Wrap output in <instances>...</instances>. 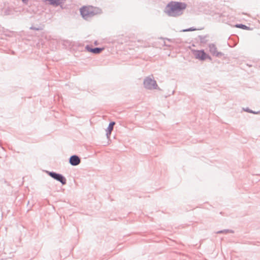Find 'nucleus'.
Here are the masks:
<instances>
[{
  "label": "nucleus",
  "instance_id": "obj_1",
  "mask_svg": "<svg viewBox=\"0 0 260 260\" xmlns=\"http://www.w3.org/2000/svg\"><path fill=\"white\" fill-rule=\"evenodd\" d=\"M186 7L185 3L171 1L167 4L164 11L168 16L176 17L181 15Z\"/></svg>",
  "mask_w": 260,
  "mask_h": 260
},
{
  "label": "nucleus",
  "instance_id": "obj_16",
  "mask_svg": "<svg viewBox=\"0 0 260 260\" xmlns=\"http://www.w3.org/2000/svg\"><path fill=\"white\" fill-rule=\"evenodd\" d=\"M5 15H9L11 14V10L9 8H6L4 11Z\"/></svg>",
  "mask_w": 260,
  "mask_h": 260
},
{
  "label": "nucleus",
  "instance_id": "obj_19",
  "mask_svg": "<svg viewBox=\"0 0 260 260\" xmlns=\"http://www.w3.org/2000/svg\"><path fill=\"white\" fill-rule=\"evenodd\" d=\"M22 1L24 3H25V1H27V0H22Z\"/></svg>",
  "mask_w": 260,
  "mask_h": 260
},
{
  "label": "nucleus",
  "instance_id": "obj_3",
  "mask_svg": "<svg viewBox=\"0 0 260 260\" xmlns=\"http://www.w3.org/2000/svg\"><path fill=\"white\" fill-rule=\"evenodd\" d=\"M98 13V12H95L94 11L91 10V9L86 6H83L80 9V14L82 17L86 20L93 16Z\"/></svg>",
  "mask_w": 260,
  "mask_h": 260
},
{
  "label": "nucleus",
  "instance_id": "obj_13",
  "mask_svg": "<svg viewBox=\"0 0 260 260\" xmlns=\"http://www.w3.org/2000/svg\"><path fill=\"white\" fill-rule=\"evenodd\" d=\"M200 41L201 43L205 44L207 43V40L206 39V36H199Z\"/></svg>",
  "mask_w": 260,
  "mask_h": 260
},
{
  "label": "nucleus",
  "instance_id": "obj_4",
  "mask_svg": "<svg viewBox=\"0 0 260 260\" xmlns=\"http://www.w3.org/2000/svg\"><path fill=\"white\" fill-rule=\"evenodd\" d=\"M143 84L144 87L147 89H157L158 88L156 81L149 77H146L144 80Z\"/></svg>",
  "mask_w": 260,
  "mask_h": 260
},
{
  "label": "nucleus",
  "instance_id": "obj_8",
  "mask_svg": "<svg viewBox=\"0 0 260 260\" xmlns=\"http://www.w3.org/2000/svg\"><path fill=\"white\" fill-rule=\"evenodd\" d=\"M115 124V122L111 121L109 123V125L106 129V135L108 137L109 135H110L112 131L113 130L114 126Z\"/></svg>",
  "mask_w": 260,
  "mask_h": 260
},
{
  "label": "nucleus",
  "instance_id": "obj_17",
  "mask_svg": "<svg viewBox=\"0 0 260 260\" xmlns=\"http://www.w3.org/2000/svg\"><path fill=\"white\" fill-rule=\"evenodd\" d=\"M30 29L31 30H41L43 29V28L42 27H37L35 26H31L30 28Z\"/></svg>",
  "mask_w": 260,
  "mask_h": 260
},
{
  "label": "nucleus",
  "instance_id": "obj_14",
  "mask_svg": "<svg viewBox=\"0 0 260 260\" xmlns=\"http://www.w3.org/2000/svg\"><path fill=\"white\" fill-rule=\"evenodd\" d=\"M243 110L244 111L247 112L248 113L255 114H258L259 113V111L255 112V111H252V110L249 109L248 108H243Z\"/></svg>",
  "mask_w": 260,
  "mask_h": 260
},
{
  "label": "nucleus",
  "instance_id": "obj_10",
  "mask_svg": "<svg viewBox=\"0 0 260 260\" xmlns=\"http://www.w3.org/2000/svg\"><path fill=\"white\" fill-rule=\"evenodd\" d=\"M234 231L232 230L225 229L223 230L218 231L216 232V234H227L228 233H234Z\"/></svg>",
  "mask_w": 260,
  "mask_h": 260
},
{
  "label": "nucleus",
  "instance_id": "obj_6",
  "mask_svg": "<svg viewBox=\"0 0 260 260\" xmlns=\"http://www.w3.org/2000/svg\"><path fill=\"white\" fill-rule=\"evenodd\" d=\"M209 51L210 53L216 57H221L224 55L221 52H218L217 51V48L214 44H210L209 45Z\"/></svg>",
  "mask_w": 260,
  "mask_h": 260
},
{
  "label": "nucleus",
  "instance_id": "obj_2",
  "mask_svg": "<svg viewBox=\"0 0 260 260\" xmlns=\"http://www.w3.org/2000/svg\"><path fill=\"white\" fill-rule=\"evenodd\" d=\"M46 173L54 180L61 183L62 185H65L67 183L66 177L61 174L57 173L53 171H46Z\"/></svg>",
  "mask_w": 260,
  "mask_h": 260
},
{
  "label": "nucleus",
  "instance_id": "obj_18",
  "mask_svg": "<svg viewBox=\"0 0 260 260\" xmlns=\"http://www.w3.org/2000/svg\"><path fill=\"white\" fill-rule=\"evenodd\" d=\"M196 29H197L196 28H195L193 27H191L188 28L187 29H183V31H190L196 30Z\"/></svg>",
  "mask_w": 260,
  "mask_h": 260
},
{
  "label": "nucleus",
  "instance_id": "obj_12",
  "mask_svg": "<svg viewBox=\"0 0 260 260\" xmlns=\"http://www.w3.org/2000/svg\"><path fill=\"white\" fill-rule=\"evenodd\" d=\"M104 48L103 47H94L93 49V54H97L100 53Z\"/></svg>",
  "mask_w": 260,
  "mask_h": 260
},
{
  "label": "nucleus",
  "instance_id": "obj_7",
  "mask_svg": "<svg viewBox=\"0 0 260 260\" xmlns=\"http://www.w3.org/2000/svg\"><path fill=\"white\" fill-rule=\"evenodd\" d=\"M69 162L71 166H76L80 164L81 159L79 156L75 154L70 157Z\"/></svg>",
  "mask_w": 260,
  "mask_h": 260
},
{
  "label": "nucleus",
  "instance_id": "obj_15",
  "mask_svg": "<svg viewBox=\"0 0 260 260\" xmlns=\"http://www.w3.org/2000/svg\"><path fill=\"white\" fill-rule=\"evenodd\" d=\"M85 49L86 50L89 52H91V53H93V49L94 48H93L92 46H90V45H86V47H85Z\"/></svg>",
  "mask_w": 260,
  "mask_h": 260
},
{
  "label": "nucleus",
  "instance_id": "obj_5",
  "mask_svg": "<svg viewBox=\"0 0 260 260\" xmlns=\"http://www.w3.org/2000/svg\"><path fill=\"white\" fill-rule=\"evenodd\" d=\"M193 54L196 58L201 60H205L206 59L211 60V57L204 50H194Z\"/></svg>",
  "mask_w": 260,
  "mask_h": 260
},
{
  "label": "nucleus",
  "instance_id": "obj_11",
  "mask_svg": "<svg viewBox=\"0 0 260 260\" xmlns=\"http://www.w3.org/2000/svg\"><path fill=\"white\" fill-rule=\"evenodd\" d=\"M235 26L237 28H241L245 30L250 29V27L243 24H237Z\"/></svg>",
  "mask_w": 260,
  "mask_h": 260
},
{
  "label": "nucleus",
  "instance_id": "obj_9",
  "mask_svg": "<svg viewBox=\"0 0 260 260\" xmlns=\"http://www.w3.org/2000/svg\"><path fill=\"white\" fill-rule=\"evenodd\" d=\"M45 2H48L50 5L57 7L62 4L61 0H45Z\"/></svg>",
  "mask_w": 260,
  "mask_h": 260
}]
</instances>
